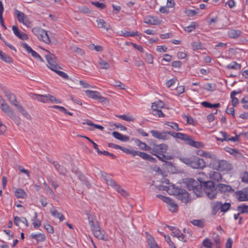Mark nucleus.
<instances>
[{
	"label": "nucleus",
	"mask_w": 248,
	"mask_h": 248,
	"mask_svg": "<svg viewBox=\"0 0 248 248\" xmlns=\"http://www.w3.org/2000/svg\"><path fill=\"white\" fill-rule=\"evenodd\" d=\"M151 149L149 152L153 155H155L159 160L161 161H165V160L171 159V157L164 155L168 150V146L165 143L160 144H155L151 143Z\"/></svg>",
	"instance_id": "f257e3e1"
},
{
	"label": "nucleus",
	"mask_w": 248,
	"mask_h": 248,
	"mask_svg": "<svg viewBox=\"0 0 248 248\" xmlns=\"http://www.w3.org/2000/svg\"><path fill=\"white\" fill-rule=\"evenodd\" d=\"M180 159L182 162L193 169H202L206 167V163L204 159L198 156H195L190 158L182 157Z\"/></svg>",
	"instance_id": "f03ea898"
},
{
	"label": "nucleus",
	"mask_w": 248,
	"mask_h": 248,
	"mask_svg": "<svg viewBox=\"0 0 248 248\" xmlns=\"http://www.w3.org/2000/svg\"><path fill=\"white\" fill-rule=\"evenodd\" d=\"M187 189L192 190L197 197H202L203 194V188L202 182L198 183L193 178H187L186 180Z\"/></svg>",
	"instance_id": "7ed1b4c3"
},
{
	"label": "nucleus",
	"mask_w": 248,
	"mask_h": 248,
	"mask_svg": "<svg viewBox=\"0 0 248 248\" xmlns=\"http://www.w3.org/2000/svg\"><path fill=\"white\" fill-rule=\"evenodd\" d=\"M89 223L91 230L93 232V235L97 238L104 241H108V236L104 230L100 228L97 223H94L93 220L90 217H88Z\"/></svg>",
	"instance_id": "20e7f679"
},
{
	"label": "nucleus",
	"mask_w": 248,
	"mask_h": 248,
	"mask_svg": "<svg viewBox=\"0 0 248 248\" xmlns=\"http://www.w3.org/2000/svg\"><path fill=\"white\" fill-rule=\"evenodd\" d=\"M0 108L15 123L18 124H20V118L17 116L13 109L2 99H0Z\"/></svg>",
	"instance_id": "39448f33"
},
{
	"label": "nucleus",
	"mask_w": 248,
	"mask_h": 248,
	"mask_svg": "<svg viewBox=\"0 0 248 248\" xmlns=\"http://www.w3.org/2000/svg\"><path fill=\"white\" fill-rule=\"evenodd\" d=\"M47 54H45V58L48 62V67L52 71L62 77V71H60L61 67L58 65L55 61L56 57L54 55L46 50Z\"/></svg>",
	"instance_id": "423d86ee"
},
{
	"label": "nucleus",
	"mask_w": 248,
	"mask_h": 248,
	"mask_svg": "<svg viewBox=\"0 0 248 248\" xmlns=\"http://www.w3.org/2000/svg\"><path fill=\"white\" fill-rule=\"evenodd\" d=\"M203 191L206 196L210 200H213L217 197V190L214 183L212 181H207L203 183Z\"/></svg>",
	"instance_id": "0eeeda50"
},
{
	"label": "nucleus",
	"mask_w": 248,
	"mask_h": 248,
	"mask_svg": "<svg viewBox=\"0 0 248 248\" xmlns=\"http://www.w3.org/2000/svg\"><path fill=\"white\" fill-rule=\"evenodd\" d=\"M31 97L35 100H37L39 102L43 103H48L50 102H53L56 100L55 98L48 94H31Z\"/></svg>",
	"instance_id": "6e6552de"
},
{
	"label": "nucleus",
	"mask_w": 248,
	"mask_h": 248,
	"mask_svg": "<svg viewBox=\"0 0 248 248\" xmlns=\"http://www.w3.org/2000/svg\"><path fill=\"white\" fill-rule=\"evenodd\" d=\"M152 135L155 138L163 140H168L169 136L166 131L159 132L157 130H152L150 131Z\"/></svg>",
	"instance_id": "1a4fd4ad"
},
{
	"label": "nucleus",
	"mask_w": 248,
	"mask_h": 248,
	"mask_svg": "<svg viewBox=\"0 0 248 248\" xmlns=\"http://www.w3.org/2000/svg\"><path fill=\"white\" fill-rule=\"evenodd\" d=\"M177 196L178 199L184 203H187L190 200L189 194L183 188L178 189Z\"/></svg>",
	"instance_id": "9d476101"
},
{
	"label": "nucleus",
	"mask_w": 248,
	"mask_h": 248,
	"mask_svg": "<svg viewBox=\"0 0 248 248\" xmlns=\"http://www.w3.org/2000/svg\"><path fill=\"white\" fill-rule=\"evenodd\" d=\"M235 194L239 201H248V187L244 188L241 191H236Z\"/></svg>",
	"instance_id": "9b49d317"
},
{
	"label": "nucleus",
	"mask_w": 248,
	"mask_h": 248,
	"mask_svg": "<svg viewBox=\"0 0 248 248\" xmlns=\"http://www.w3.org/2000/svg\"><path fill=\"white\" fill-rule=\"evenodd\" d=\"M15 12L18 21L22 23L23 24L27 26L28 24L29 23L28 16L24 13L21 12L16 9L15 10Z\"/></svg>",
	"instance_id": "f8f14e48"
},
{
	"label": "nucleus",
	"mask_w": 248,
	"mask_h": 248,
	"mask_svg": "<svg viewBox=\"0 0 248 248\" xmlns=\"http://www.w3.org/2000/svg\"><path fill=\"white\" fill-rule=\"evenodd\" d=\"M89 98L95 99L99 102L103 104H107L108 103V99L106 97H103L101 94H87Z\"/></svg>",
	"instance_id": "ddd939ff"
},
{
	"label": "nucleus",
	"mask_w": 248,
	"mask_h": 248,
	"mask_svg": "<svg viewBox=\"0 0 248 248\" xmlns=\"http://www.w3.org/2000/svg\"><path fill=\"white\" fill-rule=\"evenodd\" d=\"M217 190L221 193L233 192L234 190L231 186L223 184H219L217 185Z\"/></svg>",
	"instance_id": "4468645a"
},
{
	"label": "nucleus",
	"mask_w": 248,
	"mask_h": 248,
	"mask_svg": "<svg viewBox=\"0 0 248 248\" xmlns=\"http://www.w3.org/2000/svg\"><path fill=\"white\" fill-rule=\"evenodd\" d=\"M219 170L221 171H229L232 170V165L228 163L227 161L223 160H220L219 161Z\"/></svg>",
	"instance_id": "2eb2a0df"
},
{
	"label": "nucleus",
	"mask_w": 248,
	"mask_h": 248,
	"mask_svg": "<svg viewBox=\"0 0 248 248\" xmlns=\"http://www.w3.org/2000/svg\"><path fill=\"white\" fill-rule=\"evenodd\" d=\"M136 145L141 150L149 151L151 146H148L145 142L141 141L138 139L133 140Z\"/></svg>",
	"instance_id": "dca6fc26"
},
{
	"label": "nucleus",
	"mask_w": 248,
	"mask_h": 248,
	"mask_svg": "<svg viewBox=\"0 0 248 248\" xmlns=\"http://www.w3.org/2000/svg\"><path fill=\"white\" fill-rule=\"evenodd\" d=\"M209 178L214 181L219 182L222 179V176L221 174L215 170L211 171L209 173Z\"/></svg>",
	"instance_id": "f3484780"
},
{
	"label": "nucleus",
	"mask_w": 248,
	"mask_h": 248,
	"mask_svg": "<svg viewBox=\"0 0 248 248\" xmlns=\"http://www.w3.org/2000/svg\"><path fill=\"white\" fill-rule=\"evenodd\" d=\"M112 136L116 139L122 141H127L129 140V138L126 135H123L118 132L114 131L112 133Z\"/></svg>",
	"instance_id": "a211bd4d"
},
{
	"label": "nucleus",
	"mask_w": 248,
	"mask_h": 248,
	"mask_svg": "<svg viewBox=\"0 0 248 248\" xmlns=\"http://www.w3.org/2000/svg\"><path fill=\"white\" fill-rule=\"evenodd\" d=\"M242 32L240 30H236L231 29L229 31L228 35L231 38L236 39L239 37L242 34Z\"/></svg>",
	"instance_id": "6ab92c4d"
},
{
	"label": "nucleus",
	"mask_w": 248,
	"mask_h": 248,
	"mask_svg": "<svg viewBox=\"0 0 248 248\" xmlns=\"http://www.w3.org/2000/svg\"><path fill=\"white\" fill-rule=\"evenodd\" d=\"M212 213L215 215L220 210L221 211V202H216L211 203Z\"/></svg>",
	"instance_id": "aec40b11"
},
{
	"label": "nucleus",
	"mask_w": 248,
	"mask_h": 248,
	"mask_svg": "<svg viewBox=\"0 0 248 248\" xmlns=\"http://www.w3.org/2000/svg\"><path fill=\"white\" fill-rule=\"evenodd\" d=\"M119 35L124 37H130V36H140L141 33H139L138 31L134 32H130L126 31L125 30H122L120 31Z\"/></svg>",
	"instance_id": "412c9836"
},
{
	"label": "nucleus",
	"mask_w": 248,
	"mask_h": 248,
	"mask_svg": "<svg viewBox=\"0 0 248 248\" xmlns=\"http://www.w3.org/2000/svg\"><path fill=\"white\" fill-rule=\"evenodd\" d=\"M96 22L97 23L98 27L99 28H103L107 31L109 30L110 28V25L105 22V21L103 19L97 20Z\"/></svg>",
	"instance_id": "4be33fe9"
},
{
	"label": "nucleus",
	"mask_w": 248,
	"mask_h": 248,
	"mask_svg": "<svg viewBox=\"0 0 248 248\" xmlns=\"http://www.w3.org/2000/svg\"><path fill=\"white\" fill-rule=\"evenodd\" d=\"M31 236L32 239H35L38 242H44L46 240V236L44 234L39 233H31Z\"/></svg>",
	"instance_id": "5701e85b"
},
{
	"label": "nucleus",
	"mask_w": 248,
	"mask_h": 248,
	"mask_svg": "<svg viewBox=\"0 0 248 248\" xmlns=\"http://www.w3.org/2000/svg\"><path fill=\"white\" fill-rule=\"evenodd\" d=\"M6 96L11 103L15 107H16L19 105L18 102L15 94H6Z\"/></svg>",
	"instance_id": "b1692460"
},
{
	"label": "nucleus",
	"mask_w": 248,
	"mask_h": 248,
	"mask_svg": "<svg viewBox=\"0 0 248 248\" xmlns=\"http://www.w3.org/2000/svg\"><path fill=\"white\" fill-rule=\"evenodd\" d=\"M15 195L17 198H25L27 197V194L22 189H17L15 191Z\"/></svg>",
	"instance_id": "393cba45"
},
{
	"label": "nucleus",
	"mask_w": 248,
	"mask_h": 248,
	"mask_svg": "<svg viewBox=\"0 0 248 248\" xmlns=\"http://www.w3.org/2000/svg\"><path fill=\"white\" fill-rule=\"evenodd\" d=\"M220 160L214 159L209 163V167L214 170H219Z\"/></svg>",
	"instance_id": "a878e982"
},
{
	"label": "nucleus",
	"mask_w": 248,
	"mask_h": 248,
	"mask_svg": "<svg viewBox=\"0 0 248 248\" xmlns=\"http://www.w3.org/2000/svg\"><path fill=\"white\" fill-rule=\"evenodd\" d=\"M19 110V111L27 119H30L31 116L29 114L28 112L19 104L16 107Z\"/></svg>",
	"instance_id": "bb28decb"
},
{
	"label": "nucleus",
	"mask_w": 248,
	"mask_h": 248,
	"mask_svg": "<svg viewBox=\"0 0 248 248\" xmlns=\"http://www.w3.org/2000/svg\"><path fill=\"white\" fill-rule=\"evenodd\" d=\"M50 211L53 216L59 218L60 221L62 220V214L59 212L54 207L50 209Z\"/></svg>",
	"instance_id": "cd10ccee"
},
{
	"label": "nucleus",
	"mask_w": 248,
	"mask_h": 248,
	"mask_svg": "<svg viewBox=\"0 0 248 248\" xmlns=\"http://www.w3.org/2000/svg\"><path fill=\"white\" fill-rule=\"evenodd\" d=\"M237 210L240 214L248 213V205L242 204L237 207Z\"/></svg>",
	"instance_id": "c85d7f7f"
},
{
	"label": "nucleus",
	"mask_w": 248,
	"mask_h": 248,
	"mask_svg": "<svg viewBox=\"0 0 248 248\" xmlns=\"http://www.w3.org/2000/svg\"><path fill=\"white\" fill-rule=\"evenodd\" d=\"M44 30L40 27H34L32 30L33 33L36 36L38 39L40 38L42 33L44 32Z\"/></svg>",
	"instance_id": "c756f323"
},
{
	"label": "nucleus",
	"mask_w": 248,
	"mask_h": 248,
	"mask_svg": "<svg viewBox=\"0 0 248 248\" xmlns=\"http://www.w3.org/2000/svg\"><path fill=\"white\" fill-rule=\"evenodd\" d=\"M0 59L2 61L10 63L12 62V59L7 54L0 50Z\"/></svg>",
	"instance_id": "7c9ffc66"
},
{
	"label": "nucleus",
	"mask_w": 248,
	"mask_h": 248,
	"mask_svg": "<svg viewBox=\"0 0 248 248\" xmlns=\"http://www.w3.org/2000/svg\"><path fill=\"white\" fill-rule=\"evenodd\" d=\"M39 39L42 40L43 42L46 43V44H48L50 42L47 32L45 30L44 31V32L42 33Z\"/></svg>",
	"instance_id": "2f4dec72"
},
{
	"label": "nucleus",
	"mask_w": 248,
	"mask_h": 248,
	"mask_svg": "<svg viewBox=\"0 0 248 248\" xmlns=\"http://www.w3.org/2000/svg\"><path fill=\"white\" fill-rule=\"evenodd\" d=\"M227 68L228 69H232L235 70H239L241 69V65L240 64H238L236 62H233L230 64H228L227 66Z\"/></svg>",
	"instance_id": "473e14b6"
},
{
	"label": "nucleus",
	"mask_w": 248,
	"mask_h": 248,
	"mask_svg": "<svg viewBox=\"0 0 248 248\" xmlns=\"http://www.w3.org/2000/svg\"><path fill=\"white\" fill-rule=\"evenodd\" d=\"M177 138L186 141V143L188 142L190 139V137L188 135L182 133H178Z\"/></svg>",
	"instance_id": "72a5a7b5"
},
{
	"label": "nucleus",
	"mask_w": 248,
	"mask_h": 248,
	"mask_svg": "<svg viewBox=\"0 0 248 248\" xmlns=\"http://www.w3.org/2000/svg\"><path fill=\"white\" fill-rule=\"evenodd\" d=\"M98 64L101 69H108L109 67V64L105 61L100 59L98 61Z\"/></svg>",
	"instance_id": "f704fd0d"
},
{
	"label": "nucleus",
	"mask_w": 248,
	"mask_h": 248,
	"mask_svg": "<svg viewBox=\"0 0 248 248\" xmlns=\"http://www.w3.org/2000/svg\"><path fill=\"white\" fill-rule=\"evenodd\" d=\"M197 26V24L196 22H192L189 26L186 27L184 30L187 32H192L195 30Z\"/></svg>",
	"instance_id": "c9c22d12"
},
{
	"label": "nucleus",
	"mask_w": 248,
	"mask_h": 248,
	"mask_svg": "<svg viewBox=\"0 0 248 248\" xmlns=\"http://www.w3.org/2000/svg\"><path fill=\"white\" fill-rule=\"evenodd\" d=\"M70 49L73 52L76 53L79 55L82 56L84 54V52L82 49L75 46H71Z\"/></svg>",
	"instance_id": "e433bc0d"
},
{
	"label": "nucleus",
	"mask_w": 248,
	"mask_h": 248,
	"mask_svg": "<svg viewBox=\"0 0 248 248\" xmlns=\"http://www.w3.org/2000/svg\"><path fill=\"white\" fill-rule=\"evenodd\" d=\"M145 22L148 24L156 25L158 24V21L155 19L154 17L149 16L145 18Z\"/></svg>",
	"instance_id": "4c0bfd02"
},
{
	"label": "nucleus",
	"mask_w": 248,
	"mask_h": 248,
	"mask_svg": "<svg viewBox=\"0 0 248 248\" xmlns=\"http://www.w3.org/2000/svg\"><path fill=\"white\" fill-rule=\"evenodd\" d=\"M213 238L216 244V248H219L221 243L220 236L217 233L214 232L213 234Z\"/></svg>",
	"instance_id": "58836bf2"
},
{
	"label": "nucleus",
	"mask_w": 248,
	"mask_h": 248,
	"mask_svg": "<svg viewBox=\"0 0 248 248\" xmlns=\"http://www.w3.org/2000/svg\"><path fill=\"white\" fill-rule=\"evenodd\" d=\"M156 197L161 199V200H162L166 203H167L168 205H170V203H172L171 202L173 201V200L171 199L170 198L165 197L163 195H157Z\"/></svg>",
	"instance_id": "ea45409f"
},
{
	"label": "nucleus",
	"mask_w": 248,
	"mask_h": 248,
	"mask_svg": "<svg viewBox=\"0 0 248 248\" xmlns=\"http://www.w3.org/2000/svg\"><path fill=\"white\" fill-rule=\"evenodd\" d=\"M156 197L161 199V200H162L166 203H167L168 205H170V203H172L171 202L173 201V200L171 199L170 198L165 197L163 195H157Z\"/></svg>",
	"instance_id": "a19ab883"
},
{
	"label": "nucleus",
	"mask_w": 248,
	"mask_h": 248,
	"mask_svg": "<svg viewBox=\"0 0 248 248\" xmlns=\"http://www.w3.org/2000/svg\"><path fill=\"white\" fill-rule=\"evenodd\" d=\"M231 205L229 202L222 203L221 202V212L225 213L228 211L231 208Z\"/></svg>",
	"instance_id": "79ce46f5"
},
{
	"label": "nucleus",
	"mask_w": 248,
	"mask_h": 248,
	"mask_svg": "<svg viewBox=\"0 0 248 248\" xmlns=\"http://www.w3.org/2000/svg\"><path fill=\"white\" fill-rule=\"evenodd\" d=\"M83 124H86L88 125L93 126L94 127V128H97V129H99L101 130H103L104 129V127L102 126L94 124L93 123L91 122V121H90V120H87L86 122L83 123Z\"/></svg>",
	"instance_id": "37998d69"
},
{
	"label": "nucleus",
	"mask_w": 248,
	"mask_h": 248,
	"mask_svg": "<svg viewBox=\"0 0 248 248\" xmlns=\"http://www.w3.org/2000/svg\"><path fill=\"white\" fill-rule=\"evenodd\" d=\"M142 155V159L145 160L149 161L153 163L156 162V159L151 155L147 154L145 153H144V154H143Z\"/></svg>",
	"instance_id": "c03bdc74"
},
{
	"label": "nucleus",
	"mask_w": 248,
	"mask_h": 248,
	"mask_svg": "<svg viewBox=\"0 0 248 248\" xmlns=\"http://www.w3.org/2000/svg\"><path fill=\"white\" fill-rule=\"evenodd\" d=\"M203 246L206 248H212L213 244L208 238H205L202 242Z\"/></svg>",
	"instance_id": "a18cd8bd"
},
{
	"label": "nucleus",
	"mask_w": 248,
	"mask_h": 248,
	"mask_svg": "<svg viewBox=\"0 0 248 248\" xmlns=\"http://www.w3.org/2000/svg\"><path fill=\"white\" fill-rule=\"evenodd\" d=\"M191 223L194 226L199 227H203L204 226L203 220L201 219H194L191 221Z\"/></svg>",
	"instance_id": "49530a36"
},
{
	"label": "nucleus",
	"mask_w": 248,
	"mask_h": 248,
	"mask_svg": "<svg viewBox=\"0 0 248 248\" xmlns=\"http://www.w3.org/2000/svg\"><path fill=\"white\" fill-rule=\"evenodd\" d=\"M199 9H197L196 10H186L185 11V13L186 15V16H193L196 14H197L199 12Z\"/></svg>",
	"instance_id": "de8ad7c7"
},
{
	"label": "nucleus",
	"mask_w": 248,
	"mask_h": 248,
	"mask_svg": "<svg viewBox=\"0 0 248 248\" xmlns=\"http://www.w3.org/2000/svg\"><path fill=\"white\" fill-rule=\"evenodd\" d=\"M166 124L168 126L171 127L174 130H176L177 131H181L182 130V129L179 128L178 124L176 123L167 122Z\"/></svg>",
	"instance_id": "09e8293b"
},
{
	"label": "nucleus",
	"mask_w": 248,
	"mask_h": 248,
	"mask_svg": "<svg viewBox=\"0 0 248 248\" xmlns=\"http://www.w3.org/2000/svg\"><path fill=\"white\" fill-rule=\"evenodd\" d=\"M117 117L122 119L124 120L128 121V122H133L134 121V118H133L132 116H127L126 115H117Z\"/></svg>",
	"instance_id": "8fccbe9b"
},
{
	"label": "nucleus",
	"mask_w": 248,
	"mask_h": 248,
	"mask_svg": "<svg viewBox=\"0 0 248 248\" xmlns=\"http://www.w3.org/2000/svg\"><path fill=\"white\" fill-rule=\"evenodd\" d=\"M171 203H170V205H169V209L171 212H175L178 210V205L175 203L174 201Z\"/></svg>",
	"instance_id": "3c124183"
},
{
	"label": "nucleus",
	"mask_w": 248,
	"mask_h": 248,
	"mask_svg": "<svg viewBox=\"0 0 248 248\" xmlns=\"http://www.w3.org/2000/svg\"><path fill=\"white\" fill-rule=\"evenodd\" d=\"M115 189L123 196H126L128 195L126 191L121 188V187L118 185L116 186Z\"/></svg>",
	"instance_id": "603ef678"
},
{
	"label": "nucleus",
	"mask_w": 248,
	"mask_h": 248,
	"mask_svg": "<svg viewBox=\"0 0 248 248\" xmlns=\"http://www.w3.org/2000/svg\"><path fill=\"white\" fill-rule=\"evenodd\" d=\"M187 144L191 146L198 148L200 146L201 143L200 142L195 141L190 138V140H189L188 142H187Z\"/></svg>",
	"instance_id": "864d4df0"
},
{
	"label": "nucleus",
	"mask_w": 248,
	"mask_h": 248,
	"mask_svg": "<svg viewBox=\"0 0 248 248\" xmlns=\"http://www.w3.org/2000/svg\"><path fill=\"white\" fill-rule=\"evenodd\" d=\"M63 78L68 80V82L65 83V84H67L69 87H72L73 81L71 78H69L68 76L64 72H63Z\"/></svg>",
	"instance_id": "5fc2aeb1"
},
{
	"label": "nucleus",
	"mask_w": 248,
	"mask_h": 248,
	"mask_svg": "<svg viewBox=\"0 0 248 248\" xmlns=\"http://www.w3.org/2000/svg\"><path fill=\"white\" fill-rule=\"evenodd\" d=\"M152 113L155 116H157L158 117H164V115L161 110H155V108L152 109Z\"/></svg>",
	"instance_id": "6e6d98bb"
},
{
	"label": "nucleus",
	"mask_w": 248,
	"mask_h": 248,
	"mask_svg": "<svg viewBox=\"0 0 248 248\" xmlns=\"http://www.w3.org/2000/svg\"><path fill=\"white\" fill-rule=\"evenodd\" d=\"M144 152H141L140 151H137L133 150H130L129 154L132 155L133 156H135L136 155H139L142 158L143 154H144Z\"/></svg>",
	"instance_id": "4d7b16f0"
},
{
	"label": "nucleus",
	"mask_w": 248,
	"mask_h": 248,
	"mask_svg": "<svg viewBox=\"0 0 248 248\" xmlns=\"http://www.w3.org/2000/svg\"><path fill=\"white\" fill-rule=\"evenodd\" d=\"M202 44L199 42H195L192 43V47L193 50H197L202 48Z\"/></svg>",
	"instance_id": "13d9d810"
},
{
	"label": "nucleus",
	"mask_w": 248,
	"mask_h": 248,
	"mask_svg": "<svg viewBox=\"0 0 248 248\" xmlns=\"http://www.w3.org/2000/svg\"><path fill=\"white\" fill-rule=\"evenodd\" d=\"M106 182L108 185H109L114 188H115L118 185L117 183L111 178H109L108 180H107Z\"/></svg>",
	"instance_id": "bf43d9fd"
},
{
	"label": "nucleus",
	"mask_w": 248,
	"mask_h": 248,
	"mask_svg": "<svg viewBox=\"0 0 248 248\" xmlns=\"http://www.w3.org/2000/svg\"><path fill=\"white\" fill-rule=\"evenodd\" d=\"M236 94H231V98H232V102L233 107H235L238 103V99L234 96Z\"/></svg>",
	"instance_id": "052dcab7"
},
{
	"label": "nucleus",
	"mask_w": 248,
	"mask_h": 248,
	"mask_svg": "<svg viewBox=\"0 0 248 248\" xmlns=\"http://www.w3.org/2000/svg\"><path fill=\"white\" fill-rule=\"evenodd\" d=\"M92 4L100 9H104L106 7V5L104 3L99 2H92Z\"/></svg>",
	"instance_id": "680f3d73"
},
{
	"label": "nucleus",
	"mask_w": 248,
	"mask_h": 248,
	"mask_svg": "<svg viewBox=\"0 0 248 248\" xmlns=\"http://www.w3.org/2000/svg\"><path fill=\"white\" fill-rule=\"evenodd\" d=\"M148 243L150 248H159L155 239H152V240L148 242Z\"/></svg>",
	"instance_id": "e2e57ef3"
},
{
	"label": "nucleus",
	"mask_w": 248,
	"mask_h": 248,
	"mask_svg": "<svg viewBox=\"0 0 248 248\" xmlns=\"http://www.w3.org/2000/svg\"><path fill=\"white\" fill-rule=\"evenodd\" d=\"M220 134L221 135L223 140L225 141H229L230 136L225 131H220Z\"/></svg>",
	"instance_id": "0e129e2a"
},
{
	"label": "nucleus",
	"mask_w": 248,
	"mask_h": 248,
	"mask_svg": "<svg viewBox=\"0 0 248 248\" xmlns=\"http://www.w3.org/2000/svg\"><path fill=\"white\" fill-rule=\"evenodd\" d=\"M31 53V54L32 56L34 58L38 59L42 62H44L42 58L34 50H33Z\"/></svg>",
	"instance_id": "69168bd1"
},
{
	"label": "nucleus",
	"mask_w": 248,
	"mask_h": 248,
	"mask_svg": "<svg viewBox=\"0 0 248 248\" xmlns=\"http://www.w3.org/2000/svg\"><path fill=\"white\" fill-rule=\"evenodd\" d=\"M169 7L167 6H161L159 9V11L163 14H168L170 13L168 10Z\"/></svg>",
	"instance_id": "338daca9"
},
{
	"label": "nucleus",
	"mask_w": 248,
	"mask_h": 248,
	"mask_svg": "<svg viewBox=\"0 0 248 248\" xmlns=\"http://www.w3.org/2000/svg\"><path fill=\"white\" fill-rule=\"evenodd\" d=\"M12 30L13 31V32H14L15 35L18 37L20 35V33H21V32L19 30L18 27L16 26H13L12 27Z\"/></svg>",
	"instance_id": "774afa93"
}]
</instances>
